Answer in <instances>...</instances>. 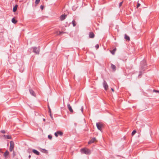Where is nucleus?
<instances>
[{
    "instance_id": "nucleus-18",
    "label": "nucleus",
    "mask_w": 159,
    "mask_h": 159,
    "mask_svg": "<svg viewBox=\"0 0 159 159\" xmlns=\"http://www.w3.org/2000/svg\"><path fill=\"white\" fill-rule=\"evenodd\" d=\"M72 24L73 25V26L74 27H75V26L76 25V22L74 20H73L72 21Z\"/></svg>"
},
{
    "instance_id": "nucleus-28",
    "label": "nucleus",
    "mask_w": 159,
    "mask_h": 159,
    "mask_svg": "<svg viewBox=\"0 0 159 159\" xmlns=\"http://www.w3.org/2000/svg\"><path fill=\"white\" fill-rule=\"evenodd\" d=\"M123 2H121L119 3V7H120L122 5V3H123Z\"/></svg>"
},
{
    "instance_id": "nucleus-10",
    "label": "nucleus",
    "mask_w": 159,
    "mask_h": 159,
    "mask_svg": "<svg viewBox=\"0 0 159 159\" xmlns=\"http://www.w3.org/2000/svg\"><path fill=\"white\" fill-rule=\"evenodd\" d=\"M96 140L95 138H92L91 140L89 141L88 143V144H91L92 143H93Z\"/></svg>"
},
{
    "instance_id": "nucleus-1",
    "label": "nucleus",
    "mask_w": 159,
    "mask_h": 159,
    "mask_svg": "<svg viewBox=\"0 0 159 159\" xmlns=\"http://www.w3.org/2000/svg\"><path fill=\"white\" fill-rule=\"evenodd\" d=\"M141 64L142 65L141 67V70L139 71V74L138 76L139 77L140 76L143 74V73L142 71V70H143V67L146 65V63L145 61L143 60L141 62Z\"/></svg>"
},
{
    "instance_id": "nucleus-9",
    "label": "nucleus",
    "mask_w": 159,
    "mask_h": 159,
    "mask_svg": "<svg viewBox=\"0 0 159 159\" xmlns=\"http://www.w3.org/2000/svg\"><path fill=\"white\" fill-rule=\"evenodd\" d=\"M67 107L70 112H73V110L71 106H70V104L69 103L67 104Z\"/></svg>"
},
{
    "instance_id": "nucleus-20",
    "label": "nucleus",
    "mask_w": 159,
    "mask_h": 159,
    "mask_svg": "<svg viewBox=\"0 0 159 159\" xmlns=\"http://www.w3.org/2000/svg\"><path fill=\"white\" fill-rule=\"evenodd\" d=\"M66 33V32H63V31H57V34L58 35H61L62 34H64Z\"/></svg>"
},
{
    "instance_id": "nucleus-26",
    "label": "nucleus",
    "mask_w": 159,
    "mask_h": 159,
    "mask_svg": "<svg viewBox=\"0 0 159 159\" xmlns=\"http://www.w3.org/2000/svg\"><path fill=\"white\" fill-rule=\"evenodd\" d=\"M48 138L49 139L51 140L52 139V136L51 135H49L48 136Z\"/></svg>"
},
{
    "instance_id": "nucleus-37",
    "label": "nucleus",
    "mask_w": 159,
    "mask_h": 159,
    "mask_svg": "<svg viewBox=\"0 0 159 159\" xmlns=\"http://www.w3.org/2000/svg\"><path fill=\"white\" fill-rule=\"evenodd\" d=\"M111 90L113 92H114V89H113L111 88Z\"/></svg>"
},
{
    "instance_id": "nucleus-13",
    "label": "nucleus",
    "mask_w": 159,
    "mask_h": 159,
    "mask_svg": "<svg viewBox=\"0 0 159 159\" xmlns=\"http://www.w3.org/2000/svg\"><path fill=\"white\" fill-rule=\"evenodd\" d=\"M33 152L36 155H39V152L38 151L35 149L33 150Z\"/></svg>"
},
{
    "instance_id": "nucleus-38",
    "label": "nucleus",
    "mask_w": 159,
    "mask_h": 159,
    "mask_svg": "<svg viewBox=\"0 0 159 159\" xmlns=\"http://www.w3.org/2000/svg\"><path fill=\"white\" fill-rule=\"evenodd\" d=\"M43 120L44 121H45V119H43Z\"/></svg>"
},
{
    "instance_id": "nucleus-24",
    "label": "nucleus",
    "mask_w": 159,
    "mask_h": 159,
    "mask_svg": "<svg viewBox=\"0 0 159 159\" xmlns=\"http://www.w3.org/2000/svg\"><path fill=\"white\" fill-rule=\"evenodd\" d=\"M136 132V131L135 130H133L131 134L133 136L134 135Z\"/></svg>"
},
{
    "instance_id": "nucleus-29",
    "label": "nucleus",
    "mask_w": 159,
    "mask_h": 159,
    "mask_svg": "<svg viewBox=\"0 0 159 159\" xmlns=\"http://www.w3.org/2000/svg\"><path fill=\"white\" fill-rule=\"evenodd\" d=\"M95 48L96 49H98L99 48V46L98 44H97L95 46Z\"/></svg>"
},
{
    "instance_id": "nucleus-39",
    "label": "nucleus",
    "mask_w": 159,
    "mask_h": 159,
    "mask_svg": "<svg viewBox=\"0 0 159 159\" xmlns=\"http://www.w3.org/2000/svg\"><path fill=\"white\" fill-rule=\"evenodd\" d=\"M29 158H30V155H29Z\"/></svg>"
},
{
    "instance_id": "nucleus-4",
    "label": "nucleus",
    "mask_w": 159,
    "mask_h": 159,
    "mask_svg": "<svg viewBox=\"0 0 159 159\" xmlns=\"http://www.w3.org/2000/svg\"><path fill=\"white\" fill-rule=\"evenodd\" d=\"M96 125L98 129L101 131L102 127H103V124L99 122L97 123Z\"/></svg>"
},
{
    "instance_id": "nucleus-23",
    "label": "nucleus",
    "mask_w": 159,
    "mask_h": 159,
    "mask_svg": "<svg viewBox=\"0 0 159 159\" xmlns=\"http://www.w3.org/2000/svg\"><path fill=\"white\" fill-rule=\"evenodd\" d=\"M41 152L46 154H47L48 152V151L45 149H42Z\"/></svg>"
},
{
    "instance_id": "nucleus-6",
    "label": "nucleus",
    "mask_w": 159,
    "mask_h": 159,
    "mask_svg": "<svg viewBox=\"0 0 159 159\" xmlns=\"http://www.w3.org/2000/svg\"><path fill=\"white\" fill-rule=\"evenodd\" d=\"M103 87L106 90H107L108 88V86L106 82L104 80L103 83Z\"/></svg>"
},
{
    "instance_id": "nucleus-5",
    "label": "nucleus",
    "mask_w": 159,
    "mask_h": 159,
    "mask_svg": "<svg viewBox=\"0 0 159 159\" xmlns=\"http://www.w3.org/2000/svg\"><path fill=\"white\" fill-rule=\"evenodd\" d=\"M14 147V143L12 141H11L10 142V146L9 148V150L10 152H11L13 150Z\"/></svg>"
},
{
    "instance_id": "nucleus-21",
    "label": "nucleus",
    "mask_w": 159,
    "mask_h": 159,
    "mask_svg": "<svg viewBox=\"0 0 159 159\" xmlns=\"http://www.w3.org/2000/svg\"><path fill=\"white\" fill-rule=\"evenodd\" d=\"M57 133L58 134V135H59L60 136H62L63 135V133L61 131H58L57 132Z\"/></svg>"
},
{
    "instance_id": "nucleus-22",
    "label": "nucleus",
    "mask_w": 159,
    "mask_h": 159,
    "mask_svg": "<svg viewBox=\"0 0 159 159\" xmlns=\"http://www.w3.org/2000/svg\"><path fill=\"white\" fill-rule=\"evenodd\" d=\"M11 21L14 24L16 23L17 22V21L14 18H13L12 19Z\"/></svg>"
},
{
    "instance_id": "nucleus-17",
    "label": "nucleus",
    "mask_w": 159,
    "mask_h": 159,
    "mask_svg": "<svg viewBox=\"0 0 159 159\" xmlns=\"http://www.w3.org/2000/svg\"><path fill=\"white\" fill-rule=\"evenodd\" d=\"M125 39L128 41L130 40L129 37L126 34H125Z\"/></svg>"
},
{
    "instance_id": "nucleus-36",
    "label": "nucleus",
    "mask_w": 159,
    "mask_h": 159,
    "mask_svg": "<svg viewBox=\"0 0 159 159\" xmlns=\"http://www.w3.org/2000/svg\"><path fill=\"white\" fill-rule=\"evenodd\" d=\"M50 117H51V118L52 119V115H51V113H50Z\"/></svg>"
},
{
    "instance_id": "nucleus-16",
    "label": "nucleus",
    "mask_w": 159,
    "mask_h": 159,
    "mask_svg": "<svg viewBox=\"0 0 159 159\" xmlns=\"http://www.w3.org/2000/svg\"><path fill=\"white\" fill-rule=\"evenodd\" d=\"M116 48H115L112 51L110 50V52H111V53L112 55H114L115 54V52L116 51Z\"/></svg>"
},
{
    "instance_id": "nucleus-32",
    "label": "nucleus",
    "mask_w": 159,
    "mask_h": 159,
    "mask_svg": "<svg viewBox=\"0 0 159 159\" xmlns=\"http://www.w3.org/2000/svg\"><path fill=\"white\" fill-rule=\"evenodd\" d=\"M48 109H49V112L50 113H51V110L50 109L49 107L48 106Z\"/></svg>"
},
{
    "instance_id": "nucleus-7",
    "label": "nucleus",
    "mask_w": 159,
    "mask_h": 159,
    "mask_svg": "<svg viewBox=\"0 0 159 159\" xmlns=\"http://www.w3.org/2000/svg\"><path fill=\"white\" fill-rule=\"evenodd\" d=\"M9 154V152L7 150L4 153V155H3L5 159H7L8 157Z\"/></svg>"
},
{
    "instance_id": "nucleus-30",
    "label": "nucleus",
    "mask_w": 159,
    "mask_h": 159,
    "mask_svg": "<svg viewBox=\"0 0 159 159\" xmlns=\"http://www.w3.org/2000/svg\"><path fill=\"white\" fill-rule=\"evenodd\" d=\"M44 7L43 5H41L40 6V8L42 10H43V9Z\"/></svg>"
},
{
    "instance_id": "nucleus-31",
    "label": "nucleus",
    "mask_w": 159,
    "mask_h": 159,
    "mask_svg": "<svg viewBox=\"0 0 159 159\" xmlns=\"http://www.w3.org/2000/svg\"><path fill=\"white\" fill-rule=\"evenodd\" d=\"M54 134L56 137H57L58 136V135L57 132H55Z\"/></svg>"
},
{
    "instance_id": "nucleus-14",
    "label": "nucleus",
    "mask_w": 159,
    "mask_h": 159,
    "mask_svg": "<svg viewBox=\"0 0 159 159\" xmlns=\"http://www.w3.org/2000/svg\"><path fill=\"white\" fill-rule=\"evenodd\" d=\"M111 67L114 71H115L116 70V67L115 65L112 64H111Z\"/></svg>"
},
{
    "instance_id": "nucleus-2",
    "label": "nucleus",
    "mask_w": 159,
    "mask_h": 159,
    "mask_svg": "<svg viewBox=\"0 0 159 159\" xmlns=\"http://www.w3.org/2000/svg\"><path fill=\"white\" fill-rule=\"evenodd\" d=\"M81 152L82 153L86 154H89L91 153L90 150L86 148L82 149H81Z\"/></svg>"
},
{
    "instance_id": "nucleus-19",
    "label": "nucleus",
    "mask_w": 159,
    "mask_h": 159,
    "mask_svg": "<svg viewBox=\"0 0 159 159\" xmlns=\"http://www.w3.org/2000/svg\"><path fill=\"white\" fill-rule=\"evenodd\" d=\"M18 6L17 5H16L15 7L13 8V11L15 12L17 9Z\"/></svg>"
},
{
    "instance_id": "nucleus-27",
    "label": "nucleus",
    "mask_w": 159,
    "mask_h": 159,
    "mask_svg": "<svg viewBox=\"0 0 159 159\" xmlns=\"http://www.w3.org/2000/svg\"><path fill=\"white\" fill-rule=\"evenodd\" d=\"M139 1H138V3H137V7H136V8H138L140 6V4L139 2Z\"/></svg>"
},
{
    "instance_id": "nucleus-34",
    "label": "nucleus",
    "mask_w": 159,
    "mask_h": 159,
    "mask_svg": "<svg viewBox=\"0 0 159 159\" xmlns=\"http://www.w3.org/2000/svg\"><path fill=\"white\" fill-rule=\"evenodd\" d=\"M1 132L2 133H5V131L4 130H2L1 131Z\"/></svg>"
},
{
    "instance_id": "nucleus-35",
    "label": "nucleus",
    "mask_w": 159,
    "mask_h": 159,
    "mask_svg": "<svg viewBox=\"0 0 159 159\" xmlns=\"http://www.w3.org/2000/svg\"><path fill=\"white\" fill-rule=\"evenodd\" d=\"M83 109H84V108H83V107H82L81 108V111L82 112H83Z\"/></svg>"
},
{
    "instance_id": "nucleus-3",
    "label": "nucleus",
    "mask_w": 159,
    "mask_h": 159,
    "mask_svg": "<svg viewBox=\"0 0 159 159\" xmlns=\"http://www.w3.org/2000/svg\"><path fill=\"white\" fill-rule=\"evenodd\" d=\"M33 50V52L36 54H38L39 52V48L34 47H33L30 50Z\"/></svg>"
},
{
    "instance_id": "nucleus-8",
    "label": "nucleus",
    "mask_w": 159,
    "mask_h": 159,
    "mask_svg": "<svg viewBox=\"0 0 159 159\" xmlns=\"http://www.w3.org/2000/svg\"><path fill=\"white\" fill-rule=\"evenodd\" d=\"M67 15H62L60 17V20L61 21L64 20L66 17L67 16Z\"/></svg>"
},
{
    "instance_id": "nucleus-15",
    "label": "nucleus",
    "mask_w": 159,
    "mask_h": 159,
    "mask_svg": "<svg viewBox=\"0 0 159 159\" xmlns=\"http://www.w3.org/2000/svg\"><path fill=\"white\" fill-rule=\"evenodd\" d=\"M3 137L5 138H7V139H11V135H3Z\"/></svg>"
},
{
    "instance_id": "nucleus-11",
    "label": "nucleus",
    "mask_w": 159,
    "mask_h": 159,
    "mask_svg": "<svg viewBox=\"0 0 159 159\" xmlns=\"http://www.w3.org/2000/svg\"><path fill=\"white\" fill-rule=\"evenodd\" d=\"M89 36L90 38H93L94 37V34L92 32H90L89 34Z\"/></svg>"
},
{
    "instance_id": "nucleus-12",
    "label": "nucleus",
    "mask_w": 159,
    "mask_h": 159,
    "mask_svg": "<svg viewBox=\"0 0 159 159\" xmlns=\"http://www.w3.org/2000/svg\"><path fill=\"white\" fill-rule=\"evenodd\" d=\"M30 94L34 97H36V95L35 93L32 90H30Z\"/></svg>"
},
{
    "instance_id": "nucleus-33",
    "label": "nucleus",
    "mask_w": 159,
    "mask_h": 159,
    "mask_svg": "<svg viewBox=\"0 0 159 159\" xmlns=\"http://www.w3.org/2000/svg\"><path fill=\"white\" fill-rule=\"evenodd\" d=\"M153 92H156L159 93V90H153Z\"/></svg>"
},
{
    "instance_id": "nucleus-25",
    "label": "nucleus",
    "mask_w": 159,
    "mask_h": 159,
    "mask_svg": "<svg viewBox=\"0 0 159 159\" xmlns=\"http://www.w3.org/2000/svg\"><path fill=\"white\" fill-rule=\"evenodd\" d=\"M40 0H36L35 2V4H38Z\"/></svg>"
}]
</instances>
